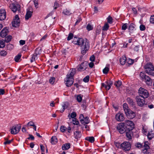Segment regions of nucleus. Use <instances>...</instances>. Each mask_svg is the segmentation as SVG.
Segmentation results:
<instances>
[{"mask_svg": "<svg viewBox=\"0 0 154 154\" xmlns=\"http://www.w3.org/2000/svg\"><path fill=\"white\" fill-rule=\"evenodd\" d=\"M72 43L80 46L81 54L82 55L85 54L89 49V42L86 39H84L78 37H74Z\"/></svg>", "mask_w": 154, "mask_h": 154, "instance_id": "1", "label": "nucleus"}, {"mask_svg": "<svg viewBox=\"0 0 154 154\" xmlns=\"http://www.w3.org/2000/svg\"><path fill=\"white\" fill-rule=\"evenodd\" d=\"M123 108L125 113L128 118L132 119L135 117V113L129 108L127 104L125 103L123 104Z\"/></svg>", "mask_w": 154, "mask_h": 154, "instance_id": "2", "label": "nucleus"}, {"mask_svg": "<svg viewBox=\"0 0 154 154\" xmlns=\"http://www.w3.org/2000/svg\"><path fill=\"white\" fill-rule=\"evenodd\" d=\"M144 68L146 73L154 76V66L151 63H147L144 66Z\"/></svg>", "mask_w": 154, "mask_h": 154, "instance_id": "3", "label": "nucleus"}, {"mask_svg": "<svg viewBox=\"0 0 154 154\" xmlns=\"http://www.w3.org/2000/svg\"><path fill=\"white\" fill-rule=\"evenodd\" d=\"M140 76L142 81L145 82L147 85H151L152 81L148 76L146 75L144 73L142 72L140 73Z\"/></svg>", "mask_w": 154, "mask_h": 154, "instance_id": "4", "label": "nucleus"}, {"mask_svg": "<svg viewBox=\"0 0 154 154\" xmlns=\"http://www.w3.org/2000/svg\"><path fill=\"white\" fill-rule=\"evenodd\" d=\"M138 93L139 96L144 99L147 98L149 96V93L147 90L142 87L139 88Z\"/></svg>", "mask_w": 154, "mask_h": 154, "instance_id": "5", "label": "nucleus"}, {"mask_svg": "<svg viewBox=\"0 0 154 154\" xmlns=\"http://www.w3.org/2000/svg\"><path fill=\"white\" fill-rule=\"evenodd\" d=\"M9 7L14 13H15L17 11H20V6L18 4H15L14 3L10 4Z\"/></svg>", "mask_w": 154, "mask_h": 154, "instance_id": "6", "label": "nucleus"}, {"mask_svg": "<svg viewBox=\"0 0 154 154\" xmlns=\"http://www.w3.org/2000/svg\"><path fill=\"white\" fill-rule=\"evenodd\" d=\"M120 146L123 150L126 151L130 149L131 145L129 142H124L121 144Z\"/></svg>", "mask_w": 154, "mask_h": 154, "instance_id": "7", "label": "nucleus"}, {"mask_svg": "<svg viewBox=\"0 0 154 154\" xmlns=\"http://www.w3.org/2000/svg\"><path fill=\"white\" fill-rule=\"evenodd\" d=\"M126 127L124 123H119L117 127V129L119 132L121 134L124 133L126 131Z\"/></svg>", "mask_w": 154, "mask_h": 154, "instance_id": "8", "label": "nucleus"}, {"mask_svg": "<svg viewBox=\"0 0 154 154\" xmlns=\"http://www.w3.org/2000/svg\"><path fill=\"white\" fill-rule=\"evenodd\" d=\"M21 126L20 125H17L13 126L11 130V133L12 134H15L18 133L20 130Z\"/></svg>", "mask_w": 154, "mask_h": 154, "instance_id": "9", "label": "nucleus"}, {"mask_svg": "<svg viewBox=\"0 0 154 154\" xmlns=\"http://www.w3.org/2000/svg\"><path fill=\"white\" fill-rule=\"evenodd\" d=\"M126 125V128L130 130H132L134 128V124L133 122L129 120H126L125 122Z\"/></svg>", "mask_w": 154, "mask_h": 154, "instance_id": "10", "label": "nucleus"}, {"mask_svg": "<svg viewBox=\"0 0 154 154\" xmlns=\"http://www.w3.org/2000/svg\"><path fill=\"white\" fill-rule=\"evenodd\" d=\"M135 99L136 102L139 106L142 107L145 104V99H141L140 96H137Z\"/></svg>", "mask_w": 154, "mask_h": 154, "instance_id": "11", "label": "nucleus"}, {"mask_svg": "<svg viewBox=\"0 0 154 154\" xmlns=\"http://www.w3.org/2000/svg\"><path fill=\"white\" fill-rule=\"evenodd\" d=\"M20 23V21L18 16L16 15L12 22V25L13 27H17L19 25Z\"/></svg>", "mask_w": 154, "mask_h": 154, "instance_id": "12", "label": "nucleus"}, {"mask_svg": "<svg viewBox=\"0 0 154 154\" xmlns=\"http://www.w3.org/2000/svg\"><path fill=\"white\" fill-rule=\"evenodd\" d=\"M32 8H29L27 10L25 16V19L26 20H27L29 18H30L32 15Z\"/></svg>", "mask_w": 154, "mask_h": 154, "instance_id": "13", "label": "nucleus"}, {"mask_svg": "<svg viewBox=\"0 0 154 154\" xmlns=\"http://www.w3.org/2000/svg\"><path fill=\"white\" fill-rule=\"evenodd\" d=\"M65 81L66 86L68 87H70L73 83V78L66 77Z\"/></svg>", "mask_w": 154, "mask_h": 154, "instance_id": "14", "label": "nucleus"}, {"mask_svg": "<svg viewBox=\"0 0 154 154\" xmlns=\"http://www.w3.org/2000/svg\"><path fill=\"white\" fill-rule=\"evenodd\" d=\"M116 119L118 121H122L124 119V115L122 113H118L116 115Z\"/></svg>", "mask_w": 154, "mask_h": 154, "instance_id": "15", "label": "nucleus"}, {"mask_svg": "<svg viewBox=\"0 0 154 154\" xmlns=\"http://www.w3.org/2000/svg\"><path fill=\"white\" fill-rule=\"evenodd\" d=\"M8 31L7 27L4 28L0 32V36L1 37L4 38L7 35Z\"/></svg>", "mask_w": 154, "mask_h": 154, "instance_id": "16", "label": "nucleus"}, {"mask_svg": "<svg viewBox=\"0 0 154 154\" xmlns=\"http://www.w3.org/2000/svg\"><path fill=\"white\" fill-rule=\"evenodd\" d=\"M6 17V12L4 9L0 10V20H5Z\"/></svg>", "mask_w": 154, "mask_h": 154, "instance_id": "17", "label": "nucleus"}, {"mask_svg": "<svg viewBox=\"0 0 154 154\" xmlns=\"http://www.w3.org/2000/svg\"><path fill=\"white\" fill-rule=\"evenodd\" d=\"M68 103L67 102H63L62 105V108L60 109V112H63L64 111L65 109L67 108L68 106Z\"/></svg>", "mask_w": 154, "mask_h": 154, "instance_id": "18", "label": "nucleus"}, {"mask_svg": "<svg viewBox=\"0 0 154 154\" xmlns=\"http://www.w3.org/2000/svg\"><path fill=\"white\" fill-rule=\"evenodd\" d=\"M84 63H82L79 66H78V70L80 71H83L86 69V67L84 65Z\"/></svg>", "mask_w": 154, "mask_h": 154, "instance_id": "19", "label": "nucleus"}, {"mask_svg": "<svg viewBox=\"0 0 154 154\" xmlns=\"http://www.w3.org/2000/svg\"><path fill=\"white\" fill-rule=\"evenodd\" d=\"M74 137L75 139H78L81 137V134L80 131H75L74 132Z\"/></svg>", "mask_w": 154, "mask_h": 154, "instance_id": "20", "label": "nucleus"}, {"mask_svg": "<svg viewBox=\"0 0 154 154\" xmlns=\"http://www.w3.org/2000/svg\"><path fill=\"white\" fill-rule=\"evenodd\" d=\"M135 25L134 24L132 23L130 24L129 25L128 28L129 32L131 33H132L134 31L135 29Z\"/></svg>", "mask_w": 154, "mask_h": 154, "instance_id": "21", "label": "nucleus"}, {"mask_svg": "<svg viewBox=\"0 0 154 154\" xmlns=\"http://www.w3.org/2000/svg\"><path fill=\"white\" fill-rule=\"evenodd\" d=\"M126 62V58L125 56H123L120 59V62L122 65H124Z\"/></svg>", "mask_w": 154, "mask_h": 154, "instance_id": "22", "label": "nucleus"}, {"mask_svg": "<svg viewBox=\"0 0 154 154\" xmlns=\"http://www.w3.org/2000/svg\"><path fill=\"white\" fill-rule=\"evenodd\" d=\"M57 142V139L55 136H52L51 139V142L52 144H55Z\"/></svg>", "mask_w": 154, "mask_h": 154, "instance_id": "23", "label": "nucleus"}, {"mask_svg": "<svg viewBox=\"0 0 154 154\" xmlns=\"http://www.w3.org/2000/svg\"><path fill=\"white\" fill-rule=\"evenodd\" d=\"M70 145L69 143H65L63 145L62 149L63 150H67L70 148Z\"/></svg>", "mask_w": 154, "mask_h": 154, "instance_id": "24", "label": "nucleus"}, {"mask_svg": "<svg viewBox=\"0 0 154 154\" xmlns=\"http://www.w3.org/2000/svg\"><path fill=\"white\" fill-rule=\"evenodd\" d=\"M132 131L131 130H128V131L126 133V136L128 140H130L132 139Z\"/></svg>", "mask_w": 154, "mask_h": 154, "instance_id": "25", "label": "nucleus"}, {"mask_svg": "<svg viewBox=\"0 0 154 154\" xmlns=\"http://www.w3.org/2000/svg\"><path fill=\"white\" fill-rule=\"evenodd\" d=\"M75 73V69H72L71 72L69 74H67V77L68 78H73V76L74 75Z\"/></svg>", "mask_w": 154, "mask_h": 154, "instance_id": "26", "label": "nucleus"}, {"mask_svg": "<svg viewBox=\"0 0 154 154\" xmlns=\"http://www.w3.org/2000/svg\"><path fill=\"white\" fill-rule=\"evenodd\" d=\"M85 140L91 143H93L94 141V138L93 137H87L85 138Z\"/></svg>", "mask_w": 154, "mask_h": 154, "instance_id": "27", "label": "nucleus"}, {"mask_svg": "<svg viewBox=\"0 0 154 154\" xmlns=\"http://www.w3.org/2000/svg\"><path fill=\"white\" fill-rule=\"evenodd\" d=\"M154 137V134L152 131H150L148 133L147 135V137L149 140H151Z\"/></svg>", "mask_w": 154, "mask_h": 154, "instance_id": "28", "label": "nucleus"}, {"mask_svg": "<svg viewBox=\"0 0 154 154\" xmlns=\"http://www.w3.org/2000/svg\"><path fill=\"white\" fill-rule=\"evenodd\" d=\"M63 13L64 14L67 15H69L72 14L70 10L67 9L64 10L63 11Z\"/></svg>", "mask_w": 154, "mask_h": 154, "instance_id": "29", "label": "nucleus"}, {"mask_svg": "<svg viewBox=\"0 0 154 154\" xmlns=\"http://www.w3.org/2000/svg\"><path fill=\"white\" fill-rule=\"evenodd\" d=\"M127 101L128 103L131 105L133 106L135 104V103L133 102V100L130 98H127Z\"/></svg>", "mask_w": 154, "mask_h": 154, "instance_id": "30", "label": "nucleus"}, {"mask_svg": "<svg viewBox=\"0 0 154 154\" xmlns=\"http://www.w3.org/2000/svg\"><path fill=\"white\" fill-rule=\"evenodd\" d=\"M148 144L149 143L148 141H145L144 143V145H143V147H144V149L146 150L149 149V148Z\"/></svg>", "mask_w": 154, "mask_h": 154, "instance_id": "31", "label": "nucleus"}, {"mask_svg": "<svg viewBox=\"0 0 154 154\" xmlns=\"http://www.w3.org/2000/svg\"><path fill=\"white\" fill-rule=\"evenodd\" d=\"M83 122H84V123H81L83 125H85L89 123L90 122V120L89 118L88 117H86L85 118L84 117Z\"/></svg>", "mask_w": 154, "mask_h": 154, "instance_id": "32", "label": "nucleus"}, {"mask_svg": "<svg viewBox=\"0 0 154 154\" xmlns=\"http://www.w3.org/2000/svg\"><path fill=\"white\" fill-rule=\"evenodd\" d=\"M76 116V113L75 112H72V113L70 115V114L68 115V116L69 118V119H70L71 118L75 119L74 118Z\"/></svg>", "mask_w": 154, "mask_h": 154, "instance_id": "33", "label": "nucleus"}, {"mask_svg": "<svg viewBox=\"0 0 154 154\" xmlns=\"http://www.w3.org/2000/svg\"><path fill=\"white\" fill-rule=\"evenodd\" d=\"M5 141L4 142V144L5 145H8L10 144L13 141V140H9L6 138H5Z\"/></svg>", "mask_w": 154, "mask_h": 154, "instance_id": "34", "label": "nucleus"}, {"mask_svg": "<svg viewBox=\"0 0 154 154\" xmlns=\"http://www.w3.org/2000/svg\"><path fill=\"white\" fill-rule=\"evenodd\" d=\"M109 27V25L107 23H106L103 26V27L102 30L103 31H106L107 30Z\"/></svg>", "mask_w": 154, "mask_h": 154, "instance_id": "35", "label": "nucleus"}, {"mask_svg": "<svg viewBox=\"0 0 154 154\" xmlns=\"http://www.w3.org/2000/svg\"><path fill=\"white\" fill-rule=\"evenodd\" d=\"M12 38L11 36L9 35L5 38V41L7 43L9 42Z\"/></svg>", "mask_w": 154, "mask_h": 154, "instance_id": "36", "label": "nucleus"}, {"mask_svg": "<svg viewBox=\"0 0 154 154\" xmlns=\"http://www.w3.org/2000/svg\"><path fill=\"white\" fill-rule=\"evenodd\" d=\"M82 95L81 94L78 95L77 96L76 99L79 102H80L82 100Z\"/></svg>", "mask_w": 154, "mask_h": 154, "instance_id": "37", "label": "nucleus"}, {"mask_svg": "<svg viewBox=\"0 0 154 154\" xmlns=\"http://www.w3.org/2000/svg\"><path fill=\"white\" fill-rule=\"evenodd\" d=\"M21 57V55L20 54H18L14 58L15 61L16 62H18L19 61V60Z\"/></svg>", "mask_w": 154, "mask_h": 154, "instance_id": "38", "label": "nucleus"}, {"mask_svg": "<svg viewBox=\"0 0 154 154\" xmlns=\"http://www.w3.org/2000/svg\"><path fill=\"white\" fill-rule=\"evenodd\" d=\"M135 146L137 148H140L143 147V144L139 142H137L135 143Z\"/></svg>", "mask_w": 154, "mask_h": 154, "instance_id": "39", "label": "nucleus"}, {"mask_svg": "<svg viewBox=\"0 0 154 154\" xmlns=\"http://www.w3.org/2000/svg\"><path fill=\"white\" fill-rule=\"evenodd\" d=\"M87 29L88 31L92 30L93 29V26L90 24H88L86 26Z\"/></svg>", "mask_w": 154, "mask_h": 154, "instance_id": "40", "label": "nucleus"}, {"mask_svg": "<svg viewBox=\"0 0 154 154\" xmlns=\"http://www.w3.org/2000/svg\"><path fill=\"white\" fill-rule=\"evenodd\" d=\"M5 46V41L4 40H1L0 41V48H3Z\"/></svg>", "mask_w": 154, "mask_h": 154, "instance_id": "41", "label": "nucleus"}, {"mask_svg": "<svg viewBox=\"0 0 154 154\" xmlns=\"http://www.w3.org/2000/svg\"><path fill=\"white\" fill-rule=\"evenodd\" d=\"M122 84V82L120 81H118L115 83V85L117 87H119Z\"/></svg>", "mask_w": 154, "mask_h": 154, "instance_id": "42", "label": "nucleus"}, {"mask_svg": "<svg viewBox=\"0 0 154 154\" xmlns=\"http://www.w3.org/2000/svg\"><path fill=\"white\" fill-rule=\"evenodd\" d=\"M55 79L54 77H51L49 80V83L51 84H53L55 81Z\"/></svg>", "mask_w": 154, "mask_h": 154, "instance_id": "43", "label": "nucleus"}, {"mask_svg": "<svg viewBox=\"0 0 154 154\" xmlns=\"http://www.w3.org/2000/svg\"><path fill=\"white\" fill-rule=\"evenodd\" d=\"M0 55L2 56H5L7 54V52L4 50L1 51L0 53Z\"/></svg>", "mask_w": 154, "mask_h": 154, "instance_id": "44", "label": "nucleus"}, {"mask_svg": "<svg viewBox=\"0 0 154 154\" xmlns=\"http://www.w3.org/2000/svg\"><path fill=\"white\" fill-rule=\"evenodd\" d=\"M73 36V35L72 33H69L67 38V40L69 41L72 38Z\"/></svg>", "mask_w": 154, "mask_h": 154, "instance_id": "45", "label": "nucleus"}, {"mask_svg": "<svg viewBox=\"0 0 154 154\" xmlns=\"http://www.w3.org/2000/svg\"><path fill=\"white\" fill-rule=\"evenodd\" d=\"M107 19V22L111 24L112 23V18L110 16H108Z\"/></svg>", "mask_w": 154, "mask_h": 154, "instance_id": "46", "label": "nucleus"}, {"mask_svg": "<svg viewBox=\"0 0 154 154\" xmlns=\"http://www.w3.org/2000/svg\"><path fill=\"white\" fill-rule=\"evenodd\" d=\"M79 119H80V121L81 123H83L84 122L83 121V120L84 119V116L82 114H81L79 116Z\"/></svg>", "mask_w": 154, "mask_h": 154, "instance_id": "47", "label": "nucleus"}, {"mask_svg": "<svg viewBox=\"0 0 154 154\" xmlns=\"http://www.w3.org/2000/svg\"><path fill=\"white\" fill-rule=\"evenodd\" d=\"M35 125L34 123L32 121H30L26 125V126H33Z\"/></svg>", "mask_w": 154, "mask_h": 154, "instance_id": "48", "label": "nucleus"}, {"mask_svg": "<svg viewBox=\"0 0 154 154\" xmlns=\"http://www.w3.org/2000/svg\"><path fill=\"white\" fill-rule=\"evenodd\" d=\"M13 47L14 46L11 44H9L7 46V48L9 50H12L13 48Z\"/></svg>", "mask_w": 154, "mask_h": 154, "instance_id": "49", "label": "nucleus"}, {"mask_svg": "<svg viewBox=\"0 0 154 154\" xmlns=\"http://www.w3.org/2000/svg\"><path fill=\"white\" fill-rule=\"evenodd\" d=\"M41 52V50L39 48H37L35 50V53L34 54L37 55L38 54H39Z\"/></svg>", "mask_w": 154, "mask_h": 154, "instance_id": "50", "label": "nucleus"}, {"mask_svg": "<svg viewBox=\"0 0 154 154\" xmlns=\"http://www.w3.org/2000/svg\"><path fill=\"white\" fill-rule=\"evenodd\" d=\"M66 129V128L63 126H61L60 128V130L63 132H64Z\"/></svg>", "mask_w": 154, "mask_h": 154, "instance_id": "51", "label": "nucleus"}, {"mask_svg": "<svg viewBox=\"0 0 154 154\" xmlns=\"http://www.w3.org/2000/svg\"><path fill=\"white\" fill-rule=\"evenodd\" d=\"M89 80V76L88 75H87L83 79V81L85 82H88Z\"/></svg>", "mask_w": 154, "mask_h": 154, "instance_id": "52", "label": "nucleus"}, {"mask_svg": "<svg viewBox=\"0 0 154 154\" xmlns=\"http://www.w3.org/2000/svg\"><path fill=\"white\" fill-rule=\"evenodd\" d=\"M140 30L141 31H144L146 29L145 26L143 24H141L140 26Z\"/></svg>", "mask_w": 154, "mask_h": 154, "instance_id": "53", "label": "nucleus"}, {"mask_svg": "<svg viewBox=\"0 0 154 154\" xmlns=\"http://www.w3.org/2000/svg\"><path fill=\"white\" fill-rule=\"evenodd\" d=\"M73 123L74 125H78L79 122L76 119H74L72 120Z\"/></svg>", "mask_w": 154, "mask_h": 154, "instance_id": "54", "label": "nucleus"}, {"mask_svg": "<svg viewBox=\"0 0 154 154\" xmlns=\"http://www.w3.org/2000/svg\"><path fill=\"white\" fill-rule=\"evenodd\" d=\"M37 55L36 54H34L32 57V58L31 60V62L35 60V59L37 58Z\"/></svg>", "mask_w": 154, "mask_h": 154, "instance_id": "55", "label": "nucleus"}, {"mask_svg": "<svg viewBox=\"0 0 154 154\" xmlns=\"http://www.w3.org/2000/svg\"><path fill=\"white\" fill-rule=\"evenodd\" d=\"M128 24L125 23L122 26V29L123 30H126L127 28Z\"/></svg>", "mask_w": 154, "mask_h": 154, "instance_id": "56", "label": "nucleus"}, {"mask_svg": "<svg viewBox=\"0 0 154 154\" xmlns=\"http://www.w3.org/2000/svg\"><path fill=\"white\" fill-rule=\"evenodd\" d=\"M127 62L129 64L131 65L133 64L134 63V60L131 59H129Z\"/></svg>", "mask_w": 154, "mask_h": 154, "instance_id": "57", "label": "nucleus"}, {"mask_svg": "<svg viewBox=\"0 0 154 154\" xmlns=\"http://www.w3.org/2000/svg\"><path fill=\"white\" fill-rule=\"evenodd\" d=\"M109 70V68L108 67H105L103 70V72L104 74H106Z\"/></svg>", "mask_w": 154, "mask_h": 154, "instance_id": "58", "label": "nucleus"}, {"mask_svg": "<svg viewBox=\"0 0 154 154\" xmlns=\"http://www.w3.org/2000/svg\"><path fill=\"white\" fill-rule=\"evenodd\" d=\"M150 22L152 23H154V15L151 16L150 19Z\"/></svg>", "mask_w": 154, "mask_h": 154, "instance_id": "59", "label": "nucleus"}, {"mask_svg": "<svg viewBox=\"0 0 154 154\" xmlns=\"http://www.w3.org/2000/svg\"><path fill=\"white\" fill-rule=\"evenodd\" d=\"M29 137L27 138L28 139H30L32 140H34V137L32 135L29 134Z\"/></svg>", "mask_w": 154, "mask_h": 154, "instance_id": "60", "label": "nucleus"}, {"mask_svg": "<svg viewBox=\"0 0 154 154\" xmlns=\"http://www.w3.org/2000/svg\"><path fill=\"white\" fill-rule=\"evenodd\" d=\"M59 7V5L57 2L54 3V9H56Z\"/></svg>", "mask_w": 154, "mask_h": 154, "instance_id": "61", "label": "nucleus"}, {"mask_svg": "<svg viewBox=\"0 0 154 154\" xmlns=\"http://www.w3.org/2000/svg\"><path fill=\"white\" fill-rule=\"evenodd\" d=\"M111 86L108 84H106L105 88L107 90H109L111 88Z\"/></svg>", "mask_w": 154, "mask_h": 154, "instance_id": "62", "label": "nucleus"}, {"mask_svg": "<svg viewBox=\"0 0 154 154\" xmlns=\"http://www.w3.org/2000/svg\"><path fill=\"white\" fill-rule=\"evenodd\" d=\"M95 57L94 55H92L90 58V60L92 62H93L94 60Z\"/></svg>", "mask_w": 154, "mask_h": 154, "instance_id": "63", "label": "nucleus"}, {"mask_svg": "<svg viewBox=\"0 0 154 154\" xmlns=\"http://www.w3.org/2000/svg\"><path fill=\"white\" fill-rule=\"evenodd\" d=\"M20 43L21 45H23L25 43V41L23 40H20Z\"/></svg>", "mask_w": 154, "mask_h": 154, "instance_id": "64", "label": "nucleus"}]
</instances>
